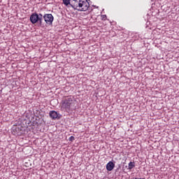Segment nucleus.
I'll return each instance as SVG.
<instances>
[{"label":"nucleus","instance_id":"1a4fd4ad","mask_svg":"<svg viewBox=\"0 0 179 179\" xmlns=\"http://www.w3.org/2000/svg\"><path fill=\"white\" fill-rule=\"evenodd\" d=\"M63 3L66 6L71 5V0H63Z\"/></svg>","mask_w":179,"mask_h":179},{"label":"nucleus","instance_id":"f03ea898","mask_svg":"<svg viewBox=\"0 0 179 179\" xmlns=\"http://www.w3.org/2000/svg\"><path fill=\"white\" fill-rule=\"evenodd\" d=\"M30 21L31 23H32L33 24H36V23L38 22L40 24H43V14L39 13H33L31 16H30Z\"/></svg>","mask_w":179,"mask_h":179},{"label":"nucleus","instance_id":"6e6552de","mask_svg":"<svg viewBox=\"0 0 179 179\" xmlns=\"http://www.w3.org/2000/svg\"><path fill=\"white\" fill-rule=\"evenodd\" d=\"M134 167H135V162H130L129 163V168H128V169L129 170H132V169H134Z\"/></svg>","mask_w":179,"mask_h":179},{"label":"nucleus","instance_id":"0eeeda50","mask_svg":"<svg viewBox=\"0 0 179 179\" xmlns=\"http://www.w3.org/2000/svg\"><path fill=\"white\" fill-rule=\"evenodd\" d=\"M114 167H115V164L111 161L106 164V170L108 171H112V170L114 169Z\"/></svg>","mask_w":179,"mask_h":179},{"label":"nucleus","instance_id":"7ed1b4c3","mask_svg":"<svg viewBox=\"0 0 179 179\" xmlns=\"http://www.w3.org/2000/svg\"><path fill=\"white\" fill-rule=\"evenodd\" d=\"M90 6V4L87 1V0H83L81 1V3H80V6H78L77 10H80L81 12H86V10L89 9Z\"/></svg>","mask_w":179,"mask_h":179},{"label":"nucleus","instance_id":"9d476101","mask_svg":"<svg viewBox=\"0 0 179 179\" xmlns=\"http://www.w3.org/2000/svg\"><path fill=\"white\" fill-rule=\"evenodd\" d=\"M101 20H107V15H101Z\"/></svg>","mask_w":179,"mask_h":179},{"label":"nucleus","instance_id":"f257e3e1","mask_svg":"<svg viewBox=\"0 0 179 179\" xmlns=\"http://www.w3.org/2000/svg\"><path fill=\"white\" fill-rule=\"evenodd\" d=\"M75 107V101H73V96H66L61 101V110L66 111L69 113L71 108Z\"/></svg>","mask_w":179,"mask_h":179},{"label":"nucleus","instance_id":"423d86ee","mask_svg":"<svg viewBox=\"0 0 179 179\" xmlns=\"http://www.w3.org/2000/svg\"><path fill=\"white\" fill-rule=\"evenodd\" d=\"M49 115L52 120H59L58 113H57L55 110H51Z\"/></svg>","mask_w":179,"mask_h":179},{"label":"nucleus","instance_id":"39448f33","mask_svg":"<svg viewBox=\"0 0 179 179\" xmlns=\"http://www.w3.org/2000/svg\"><path fill=\"white\" fill-rule=\"evenodd\" d=\"M83 0H72L71 1V6L73 8V9H78L81 3Z\"/></svg>","mask_w":179,"mask_h":179},{"label":"nucleus","instance_id":"20e7f679","mask_svg":"<svg viewBox=\"0 0 179 179\" xmlns=\"http://www.w3.org/2000/svg\"><path fill=\"white\" fill-rule=\"evenodd\" d=\"M43 19L47 24H52V22H54V16L52 14H45Z\"/></svg>","mask_w":179,"mask_h":179},{"label":"nucleus","instance_id":"9b49d317","mask_svg":"<svg viewBox=\"0 0 179 179\" xmlns=\"http://www.w3.org/2000/svg\"><path fill=\"white\" fill-rule=\"evenodd\" d=\"M75 139V137L73 136H71L69 138V141H70L71 142L73 141V140Z\"/></svg>","mask_w":179,"mask_h":179}]
</instances>
